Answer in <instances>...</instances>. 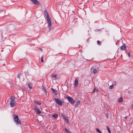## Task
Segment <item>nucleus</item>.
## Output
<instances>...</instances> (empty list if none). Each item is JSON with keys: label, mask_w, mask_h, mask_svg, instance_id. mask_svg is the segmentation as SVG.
I'll return each instance as SVG.
<instances>
[{"label": "nucleus", "mask_w": 133, "mask_h": 133, "mask_svg": "<svg viewBox=\"0 0 133 133\" xmlns=\"http://www.w3.org/2000/svg\"><path fill=\"white\" fill-rule=\"evenodd\" d=\"M46 18L48 23V26H49V30H51L52 29V24L50 19V17L48 15L45 16Z\"/></svg>", "instance_id": "nucleus-1"}, {"label": "nucleus", "mask_w": 133, "mask_h": 133, "mask_svg": "<svg viewBox=\"0 0 133 133\" xmlns=\"http://www.w3.org/2000/svg\"><path fill=\"white\" fill-rule=\"evenodd\" d=\"M13 116H15L14 119L16 124L18 125H21V123L19 119H18V116L17 115H13Z\"/></svg>", "instance_id": "nucleus-2"}, {"label": "nucleus", "mask_w": 133, "mask_h": 133, "mask_svg": "<svg viewBox=\"0 0 133 133\" xmlns=\"http://www.w3.org/2000/svg\"><path fill=\"white\" fill-rule=\"evenodd\" d=\"M11 101L10 103V106L13 107L16 105V102L15 101V98L14 96H11Z\"/></svg>", "instance_id": "nucleus-3"}, {"label": "nucleus", "mask_w": 133, "mask_h": 133, "mask_svg": "<svg viewBox=\"0 0 133 133\" xmlns=\"http://www.w3.org/2000/svg\"><path fill=\"white\" fill-rule=\"evenodd\" d=\"M66 98H67L69 102L71 104H74L75 102V101L73 100V98L70 96H67L66 97Z\"/></svg>", "instance_id": "nucleus-4"}, {"label": "nucleus", "mask_w": 133, "mask_h": 133, "mask_svg": "<svg viewBox=\"0 0 133 133\" xmlns=\"http://www.w3.org/2000/svg\"><path fill=\"white\" fill-rule=\"evenodd\" d=\"M54 99L56 103L59 105H62L63 103V101H61L58 98H55Z\"/></svg>", "instance_id": "nucleus-5"}, {"label": "nucleus", "mask_w": 133, "mask_h": 133, "mask_svg": "<svg viewBox=\"0 0 133 133\" xmlns=\"http://www.w3.org/2000/svg\"><path fill=\"white\" fill-rule=\"evenodd\" d=\"M30 1L33 3L39 5L40 4L39 3L38 1L37 0H30Z\"/></svg>", "instance_id": "nucleus-6"}, {"label": "nucleus", "mask_w": 133, "mask_h": 133, "mask_svg": "<svg viewBox=\"0 0 133 133\" xmlns=\"http://www.w3.org/2000/svg\"><path fill=\"white\" fill-rule=\"evenodd\" d=\"M34 111L37 114H40L41 112V111L39 109H34Z\"/></svg>", "instance_id": "nucleus-7"}, {"label": "nucleus", "mask_w": 133, "mask_h": 133, "mask_svg": "<svg viewBox=\"0 0 133 133\" xmlns=\"http://www.w3.org/2000/svg\"><path fill=\"white\" fill-rule=\"evenodd\" d=\"M6 62L5 60L3 59L1 61V64L2 66L4 65L5 63H6Z\"/></svg>", "instance_id": "nucleus-8"}, {"label": "nucleus", "mask_w": 133, "mask_h": 133, "mask_svg": "<svg viewBox=\"0 0 133 133\" xmlns=\"http://www.w3.org/2000/svg\"><path fill=\"white\" fill-rule=\"evenodd\" d=\"M126 48V45L124 44L121 46V49L122 50H124Z\"/></svg>", "instance_id": "nucleus-9"}, {"label": "nucleus", "mask_w": 133, "mask_h": 133, "mask_svg": "<svg viewBox=\"0 0 133 133\" xmlns=\"http://www.w3.org/2000/svg\"><path fill=\"white\" fill-rule=\"evenodd\" d=\"M51 90L56 95H57L58 94V92L57 90H56L53 88H51Z\"/></svg>", "instance_id": "nucleus-10"}, {"label": "nucleus", "mask_w": 133, "mask_h": 133, "mask_svg": "<svg viewBox=\"0 0 133 133\" xmlns=\"http://www.w3.org/2000/svg\"><path fill=\"white\" fill-rule=\"evenodd\" d=\"M78 80L77 79H76L75 80V85L77 87V86L78 84Z\"/></svg>", "instance_id": "nucleus-11"}, {"label": "nucleus", "mask_w": 133, "mask_h": 133, "mask_svg": "<svg viewBox=\"0 0 133 133\" xmlns=\"http://www.w3.org/2000/svg\"><path fill=\"white\" fill-rule=\"evenodd\" d=\"M80 102V101L79 100H78L77 101L75 105L76 107H77L79 105Z\"/></svg>", "instance_id": "nucleus-12"}, {"label": "nucleus", "mask_w": 133, "mask_h": 133, "mask_svg": "<svg viewBox=\"0 0 133 133\" xmlns=\"http://www.w3.org/2000/svg\"><path fill=\"white\" fill-rule=\"evenodd\" d=\"M123 99L122 97H120L118 100V101L119 103H120L123 101Z\"/></svg>", "instance_id": "nucleus-13"}, {"label": "nucleus", "mask_w": 133, "mask_h": 133, "mask_svg": "<svg viewBox=\"0 0 133 133\" xmlns=\"http://www.w3.org/2000/svg\"><path fill=\"white\" fill-rule=\"evenodd\" d=\"M34 102L36 104H37L38 105H40L41 104V103L40 102L37 101L36 100H35L34 101Z\"/></svg>", "instance_id": "nucleus-14"}, {"label": "nucleus", "mask_w": 133, "mask_h": 133, "mask_svg": "<svg viewBox=\"0 0 133 133\" xmlns=\"http://www.w3.org/2000/svg\"><path fill=\"white\" fill-rule=\"evenodd\" d=\"M28 85L29 88L30 89H32V83H30L28 84Z\"/></svg>", "instance_id": "nucleus-15"}, {"label": "nucleus", "mask_w": 133, "mask_h": 133, "mask_svg": "<svg viewBox=\"0 0 133 133\" xmlns=\"http://www.w3.org/2000/svg\"><path fill=\"white\" fill-rule=\"evenodd\" d=\"M58 115L54 114L52 115V117L54 118H56L58 117Z\"/></svg>", "instance_id": "nucleus-16"}, {"label": "nucleus", "mask_w": 133, "mask_h": 133, "mask_svg": "<svg viewBox=\"0 0 133 133\" xmlns=\"http://www.w3.org/2000/svg\"><path fill=\"white\" fill-rule=\"evenodd\" d=\"M65 129L66 131L67 132V133H71V132L69 131V130L67 129L66 128H65Z\"/></svg>", "instance_id": "nucleus-17"}, {"label": "nucleus", "mask_w": 133, "mask_h": 133, "mask_svg": "<svg viewBox=\"0 0 133 133\" xmlns=\"http://www.w3.org/2000/svg\"><path fill=\"white\" fill-rule=\"evenodd\" d=\"M106 128H107V129L108 130V132H109V133H111V132L110 130V129L108 125L107 126Z\"/></svg>", "instance_id": "nucleus-18"}, {"label": "nucleus", "mask_w": 133, "mask_h": 133, "mask_svg": "<svg viewBox=\"0 0 133 133\" xmlns=\"http://www.w3.org/2000/svg\"><path fill=\"white\" fill-rule=\"evenodd\" d=\"M43 90L45 92L46 94L47 92L46 89V88L45 87H43Z\"/></svg>", "instance_id": "nucleus-19"}, {"label": "nucleus", "mask_w": 133, "mask_h": 133, "mask_svg": "<svg viewBox=\"0 0 133 133\" xmlns=\"http://www.w3.org/2000/svg\"><path fill=\"white\" fill-rule=\"evenodd\" d=\"M97 72V70L96 69H94L93 73L94 74H96Z\"/></svg>", "instance_id": "nucleus-20"}, {"label": "nucleus", "mask_w": 133, "mask_h": 133, "mask_svg": "<svg viewBox=\"0 0 133 133\" xmlns=\"http://www.w3.org/2000/svg\"><path fill=\"white\" fill-rule=\"evenodd\" d=\"M98 91V90L96 88L94 89L93 91L92 92V93H94V92H97V91Z\"/></svg>", "instance_id": "nucleus-21"}, {"label": "nucleus", "mask_w": 133, "mask_h": 133, "mask_svg": "<svg viewBox=\"0 0 133 133\" xmlns=\"http://www.w3.org/2000/svg\"><path fill=\"white\" fill-rule=\"evenodd\" d=\"M96 130L97 132L99 133H102V132L98 128H96Z\"/></svg>", "instance_id": "nucleus-22"}, {"label": "nucleus", "mask_w": 133, "mask_h": 133, "mask_svg": "<svg viewBox=\"0 0 133 133\" xmlns=\"http://www.w3.org/2000/svg\"><path fill=\"white\" fill-rule=\"evenodd\" d=\"M44 14L45 15V16L46 15H48V13L46 10H45L44 11Z\"/></svg>", "instance_id": "nucleus-23"}, {"label": "nucleus", "mask_w": 133, "mask_h": 133, "mask_svg": "<svg viewBox=\"0 0 133 133\" xmlns=\"http://www.w3.org/2000/svg\"><path fill=\"white\" fill-rule=\"evenodd\" d=\"M114 87V85L113 84H112L110 85L109 87V89H113Z\"/></svg>", "instance_id": "nucleus-24"}, {"label": "nucleus", "mask_w": 133, "mask_h": 133, "mask_svg": "<svg viewBox=\"0 0 133 133\" xmlns=\"http://www.w3.org/2000/svg\"><path fill=\"white\" fill-rule=\"evenodd\" d=\"M43 58L44 57L43 56H42L41 57V61L42 62H44L43 60Z\"/></svg>", "instance_id": "nucleus-25"}, {"label": "nucleus", "mask_w": 133, "mask_h": 133, "mask_svg": "<svg viewBox=\"0 0 133 133\" xmlns=\"http://www.w3.org/2000/svg\"><path fill=\"white\" fill-rule=\"evenodd\" d=\"M65 120L68 124H70L69 122L68 119L66 118V119H65Z\"/></svg>", "instance_id": "nucleus-26"}, {"label": "nucleus", "mask_w": 133, "mask_h": 133, "mask_svg": "<svg viewBox=\"0 0 133 133\" xmlns=\"http://www.w3.org/2000/svg\"><path fill=\"white\" fill-rule=\"evenodd\" d=\"M97 44L99 45H101V42L100 41L98 40L97 41Z\"/></svg>", "instance_id": "nucleus-27"}, {"label": "nucleus", "mask_w": 133, "mask_h": 133, "mask_svg": "<svg viewBox=\"0 0 133 133\" xmlns=\"http://www.w3.org/2000/svg\"><path fill=\"white\" fill-rule=\"evenodd\" d=\"M52 76L53 78H55L56 77L57 75L55 74H53L52 75Z\"/></svg>", "instance_id": "nucleus-28"}, {"label": "nucleus", "mask_w": 133, "mask_h": 133, "mask_svg": "<svg viewBox=\"0 0 133 133\" xmlns=\"http://www.w3.org/2000/svg\"><path fill=\"white\" fill-rule=\"evenodd\" d=\"M21 74H19L17 76V77L19 79H20V76H21Z\"/></svg>", "instance_id": "nucleus-29"}, {"label": "nucleus", "mask_w": 133, "mask_h": 133, "mask_svg": "<svg viewBox=\"0 0 133 133\" xmlns=\"http://www.w3.org/2000/svg\"><path fill=\"white\" fill-rule=\"evenodd\" d=\"M1 11H2L1 12H3V14H4L5 11V10H2Z\"/></svg>", "instance_id": "nucleus-30"}, {"label": "nucleus", "mask_w": 133, "mask_h": 133, "mask_svg": "<svg viewBox=\"0 0 133 133\" xmlns=\"http://www.w3.org/2000/svg\"><path fill=\"white\" fill-rule=\"evenodd\" d=\"M63 119L64 120L65 119H66V117L64 115H63Z\"/></svg>", "instance_id": "nucleus-31"}, {"label": "nucleus", "mask_w": 133, "mask_h": 133, "mask_svg": "<svg viewBox=\"0 0 133 133\" xmlns=\"http://www.w3.org/2000/svg\"><path fill=\"white\" fill-rule=\"evenodd\" d=\"M128 55L129 57H130V53L129 52L128 53Z\"/></svg>", "instance_id": "nucleus-32"}, {"label": "nucleus", "mask_w": 133, "mask_h": 133, "mask_svg": "<svg viewBox=\"0 0 133 133\" xmlns=\"http://www.w3.org/2000/svg\"><path fill=\"white\" fill-rule=\"evenodd\" d=\"M114 83H115L114 85L116 86L117 84V83H116V81L114 82Z\"/></svg>", "instance_id": "nucleus-33"}, {"label": "nucleus", "mask_w": 133, "mask_h": 133, "mask_svg": "<svg viewBox=\"0 0 133 133\" xmlns=\"http://www.w3.org/2000/svg\"><path fill=\"white\" fill-rule=\"evenodd\" d=\"M106 117H107V118H108V114H107H107H106Z\"/></svg>", "instance_id": "nucleus-34"}, {"label": "nucleus", "mask_w": 133, "mask_h": 133, "mask_svg": "<svg viewBox=\"0 0 133 133\" xmlns=\"http://www.w3.org/2000/svg\"><path fill=\"white\" fill-rule=\"evenodd\" d=\"M39 49L41 50H42V49L41 48H39Z\"/></svg>", "instance_id": "nucleus-35"}, {"label": "nucleus", "mask_w": 133, "mask_h": 133, "mask_svg": "<svg viewBox=\"0 0 133 133\" xmlns=\"http://www.w3.org/2000/svg\"><path fill=\"white\" fill-rule=\"evenodd\" d=\"M127 118V116H126L125 117V119H126Z\"/></svg>", "instance_id": "nucleus-36"}, {"label": "nucleus", "mask_w": 133, "mask_h": 133, "mask_svg": "<svg viewBox=\"0 0 133 133\" xmlns=\"http://www.w3.org/2000/svg\"><path fill=\"white\" fill-rule=\"evenodd\" d=\"M4 46H3V47ZM2 48H3V47H2Z\"/></svg>", "instance_id": "nucleus-37"}, {"label": "nucleus", "mask_w": 133, "mask_h": 133, "mask_svg": "<svg viewBox=\"0 0 133 133\" xmlns=\"http://www.w3.org/2000/svg\"><path fill=\"white\" fill-rule=\"evenodd\" d=\"M132 107L133 108V104L132 105Z\"/></svg>", "instance_id": "nucleus-38"}, {"label": "nucleus", "mask_w": 133, "mask_h": 133, "mask_svg": "<svg viewBox=\"0 0 133 133\" xmlns=\"http://www.w3.org/2000/svg\"><path fill=\"white\" fill-rule=\"evenodd\" d=\"M3 51V50L2 51V50H1V51Z\"/></svg>", "instance_id": "nucleus-39"}]
</instances>
